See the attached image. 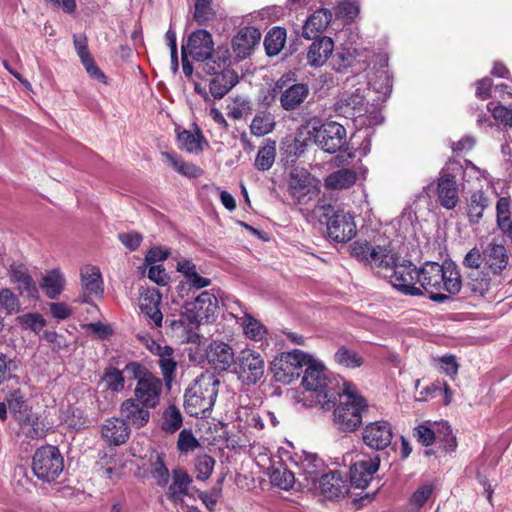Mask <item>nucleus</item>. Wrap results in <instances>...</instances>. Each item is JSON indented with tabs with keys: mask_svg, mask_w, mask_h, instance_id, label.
<instances>
[{
	"mask_svg": "<svg viewBox=\"0 0 512 512\" xmlns=\"http://www.w3.org/2000/svg\"><path fill=\"white\" fill-rule=\"evenodd\" d=\"M12 282L17 283V289L20 295L30 299L38 298V288L35 281L23 265H12L9 271Z\"/></svg>",
	"mask_w": 512,
	"mask_h": 512,
	"instance_id": "31",
	"label": "nucleus"
},
{
	"mask_svg": "<svg viewBox=\"0 0 512 512\" xmlns=\"http://www.w3.org/2000/svg\"><path fill=\"white\" fill-rule=\"evenodd\" d=\"M102 381L106 383L108 390L121 392L125 388V382H128L125 367L123 370H119L113 366L106 367L103 372Z\"/></svg>",
	"mask_w": 512,
	"mask_h": 512,
	"instance_id": "46",
	"label": "nucleus"
},
{
	"mask_svg": "<svg viewBox=\"0 0 512 512\" xmlns=\"http://www.w3.org/2000/svg\"><path fill=\"white\" fill-rule=\"evenodd\" d=\"M311 182V174L306 170L292 171L288 185L291 195L297 198L304 196L309 191Z\"/></svg>",
	"mask_w": 512,
	"mask_h": 512,
	"instance_id": "45",
	"label": "nucleus"
},
{
	"mask_svg": "<svg viewBox=\"0 0 512 512\" xmlns=\"http://www.w3.org/2000/svg\"><path fill=\"white\" fill-rule=\"evenodd\" d=\"M64 415L63 421L69 428L79 431L89 426V421L80 408L69 406Z\"/></svg>",
	"mask_w": 512,
	"mask_h": 512,
	"instance_id": "55",
	"label": "nucleus"
},
{
	"mask_svg": "<svg viewBox=\"0 0 512 512\" xmlns=\"http://www.w3.org/2000/svg\"><path fill=\"white\" fill-rule=\"evenodd\" d=\"M102 437L110 444L119 446L126 443L130 437V427L126 420L111 417L102 425Z\"/></svg>",
	"mask_w": 512,
	"mask_h": 512,
	"instance_id": "25",
	"label": "nucleus"
},
{
	"mask_svg": "<svg viewBox=\"0 0 512 512\" xmlns=\"http://www.w3.org/2000/svg\"><path fill=\"white\" fill-rule=\"evenodd\" d=\"M64 469V459L58 447L45 445L38 448L32 459L34 475L42 481L53 482Z\"/></svg>",
	"mask_w": 512,
	"mask_h": 512,
	"instance_id": "9",
	"label": "nucleus"
},
{
	"mask_svg": "<svg viewBox=\"0 0 512 512\" xmlns=\"http://www.w3.org/2000/svg\"><path fill=\"white\" fill-rule=\"evenodd\" d=\"M152 407L144 406L135 398H128L120 405L121 416L129 425L140 429L147 425L150 420Z\"/></svg>",
	"mask_w": 512,
	"mask_h": 512,
	"instance_id": "23",
	"label": "nucleus"
},
{
	"mask_svg": "<svg viewBox=\"0 0 512 512\" xmlns=\"http://www.w3.org/2000/svg\"><path fill=\"white\" fill-rule=\"evenodd\" d=\"M265 361L260 353L244 349L236 356L233 372L247 386L255 385L264 376Z\"/></svg>",
	"mask_w": 512,
	"mask_h": 512,
	"instance_id": "13",
	"label": "nucleus"
},
{
	"mask_svg": "<svg viewBox=\"0 0 512 512\" xmlns=\"http://www.w3.org/2000/svg\"><path fill=\"white\" fill-rule=\"evenodd\" d=\"M206 359L216 371H227L234 366L236 357L232 347L223 341H212L206 350Z\"/></svg>",
	"mask_w": 512,
	"mask_h": 512,
	"instance_id": "20",
	"label": "nucleus"
},
{
	"mask_svg": "<svg viewBox=\"0 0 512 512\" xmlns=\"http://www.w3.org/2000/svg\"><path fill=\"white\" fill-rule=\"evenodd\" d=\"M302 385L306 390L317 393V400L323 409L330 410V403L335 404L337 390L331 386L328 371L322 363L311 358L306 365Z\"/></svg>",
	"mask_w": 512,
	"mask_h": 512,
	"instance_id": "7",
	"label": "nucleus"
},
{
	"mask_svg": "<svg viewBox=\"0 0 512 512\" xmlns=\"http://www.w3.org/2000/svg\"><path fill=\"white\" fill-rule=\"evenodd\" d=\"M331 19L332 14L327 9H319L315 11L310 17H308L303 26V36L306 39L320 37L319 34L328 27Z\"/></svg>",
	"mask_w": 512,
	"mask_h": 512,
	"instance_id": "35",
	"label": "nucleus"
},
{
	"mask_svg": "<svg viewBox=\"0 0 512 512\" xmlns=\"http://www.w3.org/2000/svg\"><path fill=\"white\" fill-rule=\"evenodd\" d=\"M182 48L186 49L195 61L205 59L214 50L212 35L205 29H198L191 33Z\"/></svg>",
	"mask_w": 512,
	"mask_h": 512,
	"instance_id": "22",
	"label": "nucleus"
},
{
	"mask_svg": "<svg viewBox=\"0 0 512 512\" xmlns=\"http://www.w3.org/2000/svg\"><path fill=\"white\" fill-rule=\"evenodd\" d=\"M313 39L314 41L308 48L306 59L307 63L311 67L318 68L323 66L332 55L334 42L332 38L328 36H321Z\"/></svg>",
	"mask_w": 512,
	"mask_h": 512,
	"instance_id": "26",
	"label": "nucleus"
},
{
	"mask_svg": "<svg viewBox=\"0 0 512 512\" xmlns=\"http://www.w3.org/2000/svg\"><path fill=\"white\" fill-rule=\"evenodd\" d=\"M177 271L180 272L191 288L202 289L211 284V279L198 274L196 265L192 260L184 259L177 263Z\"/></svg>",
	"mask_w": 512,
	"mask_h": 512,
	"instance_id": "37",
	"label": "nucleus"
},
{
	"mask_svg": "<svg viewBox=\"0 0 512 512\" xmlns=\"http://www.w3.org/2000/svg\"><path fill=\"white\" fill-rule=\"evenodd\" d=\"M440 443V448L446 454L455 452L457 449V439L453 434L450 425L447 422L439 424L437 429V438Z\"/></svg>",
	"mask_w": 512,
	"mask_h": 512,
	"instance_id": "52",
	"label": "nucleus"
},
{
	"mask_svg": "<svg viewBox=\"0 0 512 512\" xmlns=\"http://www.w3.org/2000/svg\"><path fill=\"white\" fill-rule=\"evenodd\" d=\"M152 477L156 480L157 485L164 487L169 480V470L164 463L162 455L157 454L155 462L152 464Z\"/></svg>",
	"mask_w": 512,
	"mask_h": 512,
	"instance_id": "63",
	"label": "nucleus"
},
{
	"mask_svg": "<svg viewBox=\"0 0 512 512\" xmlns=\"http://www.w3.org/2000/svg\"><path fill=\"white\" fill-rule=\"evenodd\" d=\"M128 382L135 381L133 398L144 406L156 408L163 392V380L154 375L145 365L130 361L125 365Z\"/></svg>",
	"mask_w": 512,
	"mask_h": 512,
	"instance_id": "5",
	"label": "nucleus"
},
{
	"mask_svg": "<svg viewBox=\"0 0 512 512\" xmlns=\"http://www.w3.org/2000/svg\"><path fill=\"white\" fill-rule=\"evenodd\" d=\"M334 359L336 363L347 368H358L364 362L363 358L356 351L351 350L346 346L338 348L334 354Z\"/></svg>",
	"mask_w": 512,
	"mask_h": 512,
	"instance_id": "53",
	"label": "nucleus"
},
{
	"mask_svg": "<svg viewBox=\"0 0 512 512\" xmlns=\"http://www.w3.org/2000/svg\"><path fill=\"white\" fill-rule=\"evenodd\" d=\"M183 423L181 412L174 405H170L163 413L162 429L168 433L176 432Z\"/></svg>",
	"mask_w": 512,
	"mask_h": 512,
	"instance_id": "56",
	"label": "nucleus"
},
{
	"mask_svg": "<svg viewBox=\"0 0 512 512\" xmlns=\"http://www.w3.org/2000/svg\"><path fill=\"white\" fill-rule=\"evenodd\" d=\"M492 199L483 190L473 191L467 199L465 211L471 225L478 224L484 216V211L490 208Z\"/></svg>",
	"mask_w": 512,
	"mask_h": 512,
	"instance_id": "29",
	"label": "nucleus"
},
{
	"mask_svg": "<svg viewBox=\"0 0 512 512\" xmlns=\"http://www.w3.org/2000/svg\"><path fill=\"white\" fill-rule=\"evenodd\" d=\"M351 256L371 268L381 270L383 265L393 263L394 250L390 245H371L366 240H357L350 245Z\"/></svg>",
	"mask_w": 512,
	"mask_h": 512,
	"instance_id": "15",
	"label": "nucleus"
},
{
	"mask_svg": "<svg viewBox=\"0 0 512 512\" xmlns=\"http://www.w3.org/2000/svg\"><path fill=\"white\" fill-rule=\"evenodd\" d=\"M227 108L228 116L235 120L247 118L253 111L250 99L242 96L233 98L232 103L229 104Z\"/></svg>",
	"mask_w": 512,
	"mask_h": 512,
	"instance_id": "51",
	"label": "nucleus"
},
{
	"mask_svg": "<svg viewBox=\"0 0 512 512\" xmlns=\"http://www.w3.org/2000/svg\"><path fill=\"white\" fill-rule=\"evenodd\" d=\"M330 403L333 408L332 424L342 433L356 432L363 422V414L368 410L367 400L349 391L348 388L337 389V399Z\"/></svg>",
	"mask_w": 512,
	"mask_h": 512,
	"instance_id": "3",
	"label": "nucleus"
},
{
	"mask_svg": "<svg viewBox=\"0 0 512 512\" xmlns=\"http://www.w3.org/2000/svg\"><path fill=\"white\" fill-rule=\"evenodd\" d=\"M220 380L211 372L199 375L184 394V408L187 414L196 418L207 417L215 405Z\"/></svg>",
	"mask_w": 512,
	"mask_h": 512,
	"instance_id": "4",
	"label": "nucleus"
},
{
	"mask_svg": "<svg viewBox=\"0 0 512 512\" xmlns=\"http://www.w3.org/2000/svg\"><path fill=\"white\" fill-rule=\"evenodd\" d=\"M261 32L254 26H245L238 30L231 41L232 51L238 61L249 58L258 48Z\"/></svg>",
	"mask_w": 512,
	"mask_h": 512,
	"instance_id": "17",
	"label": "nucleus"
},
{
	"mask_svg": "<svg viewBox=\"0 0 512 512\" xmlns=\"http://www.w3.org/2000/svg\"><path fill=\"white\" fill-rule=\"evenodd\" d=\"M191 477L183 470H173V482L168 489V499L173 503H183V496L188 494Z\"/></svg>",
	"mask_w": 512,
	"mask_h": 512,
	"instance_id": "36",
	"label": "nucleus"
},
{
	"mask_svg": "<svg viewBox=\"0 0 512 512\" xmlns=\"http://www.w3.org/2000/svg\"><path fill=\"white\" fill-rule=\"evenodd\" d=\"M65 278L57 268L49 271L42 279L41 288L50 299L57 298L64 289Z\"/></svg>",
	"mask_w": 512,
	"mask_h": 512,
	"instance_id": "42",
	"label": "nucleus"
},
{
	"mask_svg": "<svg viewBox=\"0 0 512 512\" xmlns=\"http://www.w3.org/2000/svg\"><path fill=\"white\" fill-rule=\"evenodd\" d=\"M393 263L383 265L379 273L388 278L391 285L404 295L423 296V290L416 286L419 280V268L411 261L397 264L398 254L394 251Z\"/></svg>",
	"mask_w": 512,
	"mask_h": 512,
	"instance_id": "6",
	"label": "nucleus"
},
{
	"mask_svg": "<svg viewBox=\"0 0 512 512\" xmlns=\"http://www.w3.org/2000/svg\"><path fill=\"white\" fill-rule=\"evenodd\" d=\"M363 443L371 450L383 451L393 439L392 425L387 420L366 423L361 430Z\"/></svg>",
	"mask_w": 512,
	"mask_h": 512,
	"instance_id": "16",
	"label": "nucleus"
},
{
	"mask_svg": "<svg viewBox=\"0 0 512 512\" xmlns=\"http://www.w3.org/2000/svg\"><path fill=\"white\" fill-rule=\"evenodd\" d=\"M161 302L162 295L156 289H147L140 297L141 312L152 321L155 327H161L163 322Z\"/></svg>",
	"mask_w": 512,
	"mask_h": 512,
	"instance_id": "28",
	"label": "nucleus"
},
{
	"mask_svg": "<svg viewBox=\"0 0 512 512\" xmlns=\"http://www.w3.org/2000/svg\"><path fill=\"white\" fill-rule=\"evenodd\" d=\"M334 111L338 116L347 119L360 117L366 112L365 98L358 90L349 94L345 93L335 102Z\"/></svg>",
	"mask_w": 512,
	"mask_h": 512,
	"instance_id": "24",
	"label": "nucleus"
},
{
	"mask_svg": "<svg viewBox=\"0 0 512 512\" xmlns=\"http://www.w3.org/2000/svg\"><path fill=\"white\" fill-rule=\"evenodd\" d=\"M215 15L216 12L212 7V0H195L193 17L198 25H206L214 19Z\"/></svg>",
	"mask_w": 512,
	"mask_h": 512,
	"instance_id": "54",
	"label": "nucleus"
},
{
	"mask_svg": "<svg viewBox=\"0 0 512 512\" xmlns=\"http://www.w3.org/2000/svg\"><path fill=\"white\" fill-rule=\"evenodd\" d=\"M349 484L338 470L323 474L319 479L321 494L329 500H340L349 493Z\"/></svg>",
	"mask_w": 512,
	"mask_h": 512,
	"instance_id": "19",
	"label": "nucleus"
},
{
	"mask_svg": "<svg viewBox=\"0 0 512 512\" xmlns=\"http://www.w3.org/2000/svg\"><path fill=\"white\" fill-rule=\"evenodd\" d=\"M211 76L209 92L215 100L222 99L239 82V76L234 70H224Z\"/></svg>",
	"mask_w": 512,
	"mask_h": 512,
	"instance_id": "30",
	"label": "nucleus"
},
{
	"mask_svg": "<svg viewBox=\"0 0 512 512\" xmlns=\"http://www.w3.org/2000/svg\"><path fill=\"white\" fill-rule=\"evenodd\" d=\"M179 148L190 154H198L204 150V146H208V142L204 137L201 129L194 125V132L190 130H182L177 133Z\"/></svg>",
	"mask_w": 512,
	"mask_h": 512,
	"instance_id": "34",
	"label": "nucleus"
},
{
	"mask_svg": "<svg viewBox=\"0 0 512 512\" xmlns=\"http://www.w3.org/2000/svg\"><path fill=\"white\" fill-rule=\"evenodd\" d=\"M356 63V50L350 51L349 49H342L340 51H337L332 56L331 60L333 70H335L338 73H345L348 71V69H352L351 74L353 75L365 69L364 67L354 69Z\"/></svg>",
	"mask_w": 512,
	"mask_h": 512,
	"instance_id": "38",
	"label": "nucleus"
},
{
	"mask_svg": "<svg viewBox=\"0 0 512 512\" xmlns=\"http://www.w3.org/2000/svg\"><path fill=\"white\" fill-rule=\"evenodd\" d=\"M309 134L315 144L324 152L334 154L348 149L347 132L343 125L335 121H326L313 125Z\"/></svg>",
	"mask_w": 512,
	"mask_h": 512,
	"instance_id": "11",
	"label": "nucleus"
},
{
	"mask_svg": "<svg viewBox=\"0 0 512 512\" xmlns=\"http://www.w3.org/2000/svg\"><path fill=\"white\" fill-rule=\"evenodd\" d=\"M243 325L247 337L255 341L262 340L267 333L264 325L249 314H245Z\"/></svg>",
	"mask_w": 512,
	"mask_h": 512,
	"instance_id": "59",
	"label": "nucleus"
},
{
	"mask_svg": "<svg viewBox=\"0 0 512 512\" xmlns=\"http://www.w3.org/2000/svg\"><path fill=\"white\" fill-rule=\"evenodd\" d=\"M510 208V197H499L496 203V223L501 232L512 221Z\"/></svg>",
	"mask_w": 512,
	"mask_h": 512,
	"instance_id": "57",
	"label": "nucleus"
},
{
	"mask_svg": "<svg viewBox=\"0 0 512 512\" xmlns=\"http://www.w3.org/2000/svg\"><path fill=\"white\" fill-rule=\"evenodd\" d=\"M269 477L272 484L284 490L292 488L295 483L294 473L283 465L272 467Z\"/></svg>",
	"mask_w": 512,
	"mask_h": 512,
	"instance_id": "49",
	"label": "nucleus"
},
{
	"mask_svg": "<svg viewBox=\"0 0 512 512\" xmlns=\"http://www.w3.org/2000/svg\"><path fill=\"white\" fill-rule=\"evenodd\" d=\"M215 463V459L210 455L203 454L198 456L195 462L197 479L201 481L207 480L213 473Z\"/></svg>",
	"mask_w": 512,
	"mask_h": 512,
	"instance_id": "60",
	"label": "nucleus"
},
{
	"mask_svg": "<svg viewBox=\"0 0 512 512\" xmlns=\"http://www.w3.org/2000/svg\"><path fill=\"white\" fill-rule=\"evenodd\" d=\"M199 446V442L191 430L183 429L178 436L177 447L181 452L194 450Z\"/></svg>",
	"mask_w": 512,
	"mask_h": 512,
	"instance_id": "64",
	"label": "nucleus"
},
{
	"mask_svg": "<svg viewBox=\"0 0 512 512\" xmlns=\"http://www.w3.org/2000/svg\"><path fill=\"white\" fill-rule=\"evenodd\" d=\"M380 466V457L376 455L369 460L356 461L350 467V484L355 488L365 489L372 481Z\"/></svg>",
	"mask_w": 512,
	"mask_h": 512,
	"instance_id": "21",
	"label": "nucleus"
},
{
	"mask_svg": "<svg viewBox=\"0 0 512 512\" xmlns=\"http://www.w3.org/2000/svg\"><path fill=\"white\" fill-rule=\"evenodd\" d=\"M419 286L423 295L437 303H444L450 299L449 295H456L462 287V278L458 266L454 262H425L419 268Z\"/></svg>",
	"mask_w": 512,
	"mask_h": 512,
	"instance_id": "2",
	"label": "nucleus"
},
{
	"mask_svg": "<svg viewBox=\"0 0 512 512\" xmlns=\"http://www.w3.org/2000/svg\"><path fill=\"white\" fill-rule=\"evenodd\" d=\"M357 174L349 168H342L331 173L325 179V186L329 189H347L355 184Z\"/></svg>",
	"mask_w": 512,
	"mask_h": 512,
	"instance_id": "41",
	"label": "nucleus"
},
{
	"mask_svg": "<svg viewBox=\"0 0 512 512\" xmlns=\"http://www.w3.org/2000/svg\"><path fill=\"white\" fill-rule=\"evenodd\" d=\"M307 141L297 137H287L282 142L281 152L287 159L295 161L307 150Z\"/></svg>",
	"mask_w": 512,
	"mask_h": 512,
	"instance_id": "48",
	"label": "nucleus"
},
{
	"mask_svg": "<svg viewBox=\"0 0 512 512\" xmlns=\"http://www.w3.org/2000/svg\"><path fill=\"white\" fill-rule=\"evenodd\" d=\"M4 400L16 421L22 422L30 414L24 394L19 388L8 391Z\"/></svg>",
	"mask_w": 512,
	"mask_h": 512,
	"instance_id": "40",
	"label": "nucleus"
},
{
	"mask_svg": "<svg viewBox=\"0 0 512 512\" xmlns=\"http://www.w3.org/2000/svg\"><path fill=\"white\" fill-rule=\"evenodd\" d=\"M162 156L167 159L170 165L181 175L187 178H198L203 174V170L189 162H185L175 152H162Z\"/></svg>",
	"mask_w": 512,
	"mask_h": 512,
	"instance_id": "43",
	"label": "nucleus"
},
{
	"mask_svg": "<svg viewBox=\"0 0 512 512\" xmlns=\"http://www.w3.org/2000/svg\"><path fill=\"white\" fill-rule=\"evenodd\" d=\"M309 87L305 83H295L282 91L279 101L285 111L298 109L309 95Z\"/></svg>",
	"mask_w": 512,
	"mask_h": 512,
	"instance_id": "32",
	"label": "nucleus"
},
{
	"mask_svg": "<svg viewBox=\"0 0 512 512\" xmlns=\"http://www.w3.org/2000/svg\"><path fill=\"white\" fill-rule=\"evenodd\" d=\"M275 117L267 111H259L253 117L250 124V132L254 136L262 137L271 133L275 128Z\"/></svg>",
	"mask_w": 512,
	"mask_h": 512,
	"instance_id": "44",
	"label": "nucleus"
},
{
	"mask_svg": "<svg viewBox=\"0 0 512 512\" xmlns=\"http://www.w3.org/2000/svg\"><path fill=\"white\" fill-rule=\"evenodd\" d=\"M311 361V356L299 349L282 352L271 363V371L276 381L290 384L298 379L303 372V367Z\"/></svg>",
	"mask_w": 512,
	"mask_h": 512,
	"instance_id": "10",
	"label": "nucleus"
},
{
	"mask_svg": "<svg viewBox=\"0 0 512 512\" xmlns=\"http://www.w3.org/2000/svg\"><path fill=\"white\" fill-rule=\"evenodd\" d=\"M413 436L422 446L432 445L437 438V430L434 431L427 424H419L413 429Z\"/></svg>",
	"mask_w": 512,
	"mask_h": 512,
	"instance_id": "62",
	"label": "nucleus"
},
{
	"mask_svg": "<svg viewBox=\"0 0 512 512\" xmlns=\"http://www.w3.org/2000/svg\"><path fill=\"white\" fill-rule=\"evenodd\" d=\"M287 38L286 29L280 26L271 28L264 38V49L269 57L277 56L283 49Z\"/></svg>",
	"mask_w": 512,
	"mask_h": 512,
	"instance_id": "39",
	"label": "nucleus"
},
{
	"mask_svg": "<svg viewBox=\"0 0 512 512\" xmlns=\"http://www.w3.org/2000/svg\"><path fill=\"white\" fill-rule=\"evenodd\" d=\"M463 173L459 163H451L443 167L437 178L436 193L440 205L447 209H454L459 203V184L457 176Z\"/></svg>",
	"mask_w": 512,
	"mask_h": 512,
	"instance_id": "12",
	"label": "nucleus"
},
{
	"mask_svg": "<svg viewBox=\"0 0 512 512\" xmlns=\"http://www.w3.org/2000/svg\"><path fill=\"white\" fill-rule=\"evenodd\" d=\"M299 460L296 464L303 471L307 484H315L318 475L323 471L325 464L324 461L316 453L302 451L301 455L296 454Z\"/></svg>",
	"mask_w": 512,
	"mask_h": 512,
	"instance_id": "33",
	"label": "nucleus"
},
{
	"mask_svg": "<svg viewBox=\"0 0 512 512\" xmlns=\"http://www.w3.org/2000/svg\"><path fill=\"white\" fill-rule=\"evenodd\" d=\"M81 285L83 293L79 302L93 304L92 295L102 298L104 294L103 279L100 269L95 266H87L81 270Z\"/></svg>",
	"mask_w": 512,
	"mask_h": 512,
	"instance_id": "18",
	"label": "nucleus"
},
{
	"mask_svg": "<svg viewBox=\"0 0 512 512\" xmlns=\"http://www.w3.org/2000/svg\"><path fill=\"white\" fill-rule=\"evenodd\" d=\"M18 423L27 438L39 439L45 436L43 423L40 421L39 417L33 413H30L24 417L22 422Z\"/></svg>",
	"mask_w": 512,
	"mask_h": 512,
	"instance_id": "50",
	"label": "nucleus"
},
{
	"mask_svg": "<svg viewBox=\"0 0 512 512\" xmlns=\"http://www.w3.org/2000/svg\"><path fill=\"white\" fill-rule=\"evenodd\" d=\"M218 310V299L209 291L199 294L193 301L185 302L184 315L189 324L199 326L215 320Z\"/></svg>",
	"mask_w": 512,
	"mask_h": 512,
	"instance_id": "14",
	"label": "nucleus"
},
{
	"mask_svg": "<svg viewBox=\"0 0 512 512\" xmlns=\"http://www.w3.org/2000/svg\"><path fill=\"white\" fill-rule=\"evenodd\" d=\"M320 221L326 222L328 237L337 243H346L356 235L354 217L331 204L318 207Z\"/></svg>",
	"mask_w": 512,
	"mask_h": 512,
	"instance_id": "8",
	"label": "nucleus"
},
{
	"mask_svg": "<svg viewBox=\"0 0 512 512\" xmlns=\"http://www.w3.org/2000/svg\"><path fill=\"white\" fill-rule=\"evenodd\" d=\"M198 62L202 64V70L205 74L211 75L222 72L224 70H232L231 53L228 47L218 46L209 53L205 59H200Z\"/></svg>",
	"mask_w": 512,
	"mask_h": 512,
	"instance_id": "27",
	"label": "nucleus"
},
{
	"mask_svg": "<svg viewBox=\"0 0 512 512\" xmlns=\"http://www.w3.org/2000/svg\"><path fill=\"white\" fill-rule=\"evenodd\" d=\"M509 263L506 247L495 241L480 250L471 248L463 258L462 265L468 269V287L473 294L486 296L494 284H501L503 272Z\"/></svg>",
	"mask_w": 512,
	"mask_h": 512,
	"instance_id": "1",
	"label": "nucleus"
},
{
	"mask_svg": "<svg viewBox=\"0 0 512 512\" xmlns=\"http://www.w3.org/2000/svg\"><path fill=\"white\" fill-rule=\"evenodd\" d=\"M174 350L171 347L168 352H164L159 356L158 365L161 369L163 380L170 382L175 374L177 363L174 360Z\"/></svg>",
	"mask_w": 512,
	"mask_h": 512,
	"instance_id": "58",
	"label": "nucleus"
},
{
	"mask_svg": "<svg viewBox=\"0 0 512 512\" xmlns=\"http://www.w3.org/2000/svg\"><path fill=\"white\" fill-rule=\"evenodd\" d=\"M276 157V142L270 139L266 140V145L258 150L255 157L254 166L259 171L269 170Z\"/></svg>",
	"mask_w": 512,
	"mask_h": 512,
	"instance_id": "47",
	"label": "nucleus"
},
{
	"mask_svg": "<svg viewBox=\"0 0 512 512\" xmlns=\"http://www.w3.org/2000/svg\"><path fill=\"white\" fill-rule=\"evenodd\" d=\"M0 306L5 309L7 314L18 313L20 311V301L18 297L8 288L0 290Z\"/></svg>",
	"mask_w": 512,
	"mask_h": 512,
	"instance_id": "61",
	"label": "nucleus"
}]
</instances>
